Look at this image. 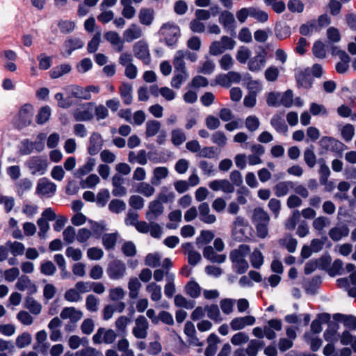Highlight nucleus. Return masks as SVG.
Here are the masks:
<instances>
[{
  "instance_id": "aec40b11",
  "label": "nucleus",
  "mask_w": 356,
  "mask_h": 356,
  "mask_svg": "<svg viewBox=\"0 0 356 356\" xmlns=\"http://www.w3.org/2000/svg\"><path fill=\"white\" fill-rule=\"evenodd\" d=\"M124 179L120 174H115L112 178L113 189L112 194L115 197H122L127 194V188L123 186Z\"/></svg>"
},
{
  "instance_id": "20e7f679",
  "label": "nucleus",
  "mask_w": 356,
  "mask_h": 356,
  "mask_svg": "<svg viewBox=\"0 0 356 356\" xmlns=\"http://www.w3.org/2000/svg\"><path fill=\"white\" fill-rule=\"evenodd\" d=\"M127 271L125 264L118 259H115L109 263L106 273L108 277L113 280H119L122 279Z\"/></svg>"
},
{
  "instance_id": "4d7b16f0",
  "label": "nucleus",
  "mask_w": 356,
  "mask_h": 356,
  "mask_svg": "<svg viewBox=\"0 0 356 356\" xmlns=\"http://www.w3.org/2000/svg\"><path fill=\"white\" fill-rule=\"evenodd\" d=\"M340 341L342 345H350L356 353V336L351 334L348 331H344L341 335Z\"/></svg>"
},
{
  "instance_id": "f8f14e48",
  "label": "nucleus",
  "mask_w": 356,
  "mask_h": 356,
  "mask_svg": "<svg viewBox=\"0 0 356 356\" xmlns=\"http://www.w3.org/2000/svg\"><path fill=\"white\" fill-rule=\"evenodd\" d=\"M149 323L144 316H139L135 321L133 334L137 339H145L147 336Z\"/></svg>"
},
{
  "instance_id": "a211bd4d",
  "label": "nucleus",
  "mask_w": 356,
  "mask_h": 356,
  "mask_svg": "<svg viewBox=\"0 0 356 356\" xmlns=\"http://www.w3.org/2000/svg\"><path fill=\"white\" fill-rule=\"evenodd\" d=\"M264 337L268 339L272 340L276 337V333L274 330L280 331L282 330V321L279 319H271L268 321L264 327Z\"/></svg>"
},
{
  "instance_id": "5701e85b",
  "label": "nucleus",
  "mask_w": 356,
  "mask_h": 356,
  "mask_svg": "<svg viewBox=\"0 0 356 356\" xmlns=\"http://www.w3.org/2000/svg\"><path fill=\"white\" fill-rule=\"evenodd\" d=\"M60 318L63 319H67L69 318L71 322L76 323L78 321H79L82 316L83 313L75 309L74 307H65L60 314Z\"/></svg>"
},
{
  "instance_id": "a18cd8bd",
  "label": "nucleus",
  "mask_w": 356,
  "mask_h": 356,
  "mask_svg": "<svg viewBox=\"0 0 356 356\" xmlns=\"http://www.w3.org/2000/svg\"><path fill=\"white\" fill-rule=\"evenodd\" d=\"M181 211L180 210H175L171 211L168 215L170 222L166 225V227L169 229H175L179 227V223L181 220Z\"/></svg>"
},
{
  "instance_id": "f3484780",
  "label": "nucleus",
  "mask_w": 356,
  "mask_h": 356,
  "mask_svg": "<svg viewBox=\"0 0 356 356\" xmlns=\"http://www.w3.org/2000/svg\"><path fill=\"white\" fill-rule=\"evenodd\" d=\"M255 323V318L252 316L236 317L230 322L231 328L236 331L243 329L248 325H252Z\"/></svg>"
},
{
  "instance_id": "393cba45",
  "label": "nucleus",
  "mask_w": 356,
  "mask_h": 356,
  "mask_svg": "<svg viewBox=\"0 0 356 356\" xmlns=\"http://www.w3.org/2000/svg\"><path fill=\"white\" fill-rule=\"evenodd\" d=\"M294 188V183L291 181H280L279 183H277L275 186H274V192H275V195L277 196V197H283V196H285L290 191H291L292 189H293Z\"/></svg>"
},
{
  "instance_id": "9d476101",
  "label": "nucleus",
  "mask_w": 356,
  "mask_h": 356,
  "mask_svg": "<svg viewBox=\"0 0 356 356\" xmlns=\"http://www.w3.org/2000/svg\"><path fill=\"white\" fill-rule=\"evenodd\" d=\"M164 212V206L159 200H154L148 204L145 217L149 221L157 220Z\"/></svg>"
},
{
  "instance_id": "39448f33",
  "label": "nucleus",
  "mask_w": 356,
  "mask_h": 356,
  "mask_svg": "<svg viewBox=\"0 0 356 356\" xmlns=\"http://www.w3.org/2000/svg\"><path fill=\"white\" fill-rule=\"evenodd\" d=\"M319 145L325 150L330 151L339 155H341L342 152L346 148L343 143L329 136H323L320 140Z\"/></svg>"
},
{
  "instance_id": "f257e3e1",
  "label": "nucleus",
  "mask_w": 356,
  "mask_h": 356,
  "mask_svg": "<svg viewBox=\"0 0 356 356\" xmlns=\"http://www.w3.org/2000/svg\"><path fill=\"white\" fill-rule=\"evenodd\" d=\"M250 253V248L248 245H240L238 248L231 251L229 259L234 271L238 274L245 273L249 267L245 257Z\"/></svg>"
},
{
  "instance_id": "052dcab7",
  "label": "nucleus",
  "mask_w": 356,
  "mask_h": 356,
  "mask_svg": "<svg viewBox=\"0 0 356 356\" xmlns=\"http://www.w3.org/2000/svg\"><path fill=\"white\" fill-rule=\"evenodd\" d=\"M330 221L328 218L325 216H318L313 220L312 227L318 232H322L326 227L329 226Z\"/></svg>"
},
{
  "instance_id": "f03ea898",
  "label": "nucleus",
  "mask_w": 356,
  "mask_h": 356,
  "mask_svg": "<svg viewBox=\"0 0 356 356\" xmlns=\"http://www.w3.org/2000/svg\"><path fill=\"white\" fill-rule=\"evenodd\" d=\"M160 33L164 37L167 45L172 46L179 37L180 29L175 23L167 22L162 25Z\"/></svg>"
},
{
  "instance_id": "1a4fd4ad",
  "label": "nucleus",
  "mask_w": 356,
  "mask_h": 356,
  "mask_svg": "<svg viewBox=\"0 0 356 356\" xmlns=\"http://www.w3.org/2000/svg\"><path fill=\"white\" fill-rule=\"evenodd\" d=\"M56 191V185L46 177L38 180L36 186V193L40 195L51 197Z\"/></svg>"
},
{
  "instance_id": "6e6552de",
  "label": "nucleus",
  "mask_w": 356,
  "mask_h": 356,
  "mask_svg": "<svg viewBox=\"0 0 356 356\" xmlns=\"http://www.w3.org/2000/svg\"><path fill=\"white\" fill-rule=\"evenodd\" d=\"M34 114L33 106L31 104H24L19 111V126L25 127L29 126L33 120Z\"/></svg>"
},
{
  "instance_id": "4c0bfd02",
  "label": "nucleus",
  "mask_w": 356,
  "mask_h": 356,
  "mask_svg": "<svg viewBox=\"0 0 356 356\" xmlns=\"http://www.w3.org/2000/svg\"><path fill=\"white\" fill-rule=\"evenodd\" d=\"M51 115V109L49 106L41 107L36 116L35 122L38 124L42 125L49 121Z\"/></svg>"
},
{
  "instance_id": "de8ad7c7",
  "label": "nucleus",
  "mask_w": 356,
  "mask_h": 356,
  "mask_svg": "<svg viewBox=\"0 0 356 356\" xmlns=\"http://www.w3.org/2000/svg\"><path fill=\"white\" fill-rule=\"evenodd\" d=\"M6 243L10 252L14 257L22 255L24 253L25 246L22 243L8 241Z\"/></svg>"
},
{
  "instance_id": "6e6d98bb",
  "label": "nucleus",
  "mask_w": 356,
  "mask_h": 356,
  "mask_svg": "<svg viewBox=\"0 0 356 356\" xmlns=\"http://www.w3.org/2000/svg\"><path fill=\"white\" fill-rule=\"evenodd\" d=\"M340 341L342 345H350L356 353V336L351 334L348 331H344L341 335Z\"/></svg>"
},
{
  "instance_id": "4468645a",
  "label": "nucleus",
  "mask_w": 356,
  "mask_h": 356,
  "mask_svg": "<svg viewBox=\"0 0 356 356\" xmlns=\"http://www.w3.org/2000/svg\"><path fill=\"white\" fill-rule=\"evenodd\" d=\"M84 45V41L78 38H70L67 39L63 44L61 54L64 57H68L76 49H81Z\"/></svg>"
},
{
  "instance_id": "9b49d317",
  "label": "nucleus",
  "mask_w": 356,
  "mask_h": 356,
  "mask_svg": "<svg viewBox=\"0 0 356 356\" xmlns=\"http://www.w3.org/2000/svg\"><path fill=\"white\" fill-rule=\"evenodd\" d=\"M93 104L85 103L81 104L73 112V116L76 121H88L93 118L92 114Z\"/></svg>"
},
{
  "instance_id": "4be33fe9",
  "label": "nucleus",
  "mask_w": 356,
  "mask_h": 356,
  "mask_svg": "<svg viewBox=\"0 0 356 356\" xmlns=\"http://www.w3.org/2000/svg\"><path fill=\"white\" fill-rule=\"evenodd\" d=\"M169 174L168 169L164 166L156 167L153 170L150 182L152 185L159 186L161 181L165 179Z\"/></svg>"
},
{
  "instance_id": "58836bf2",
  "label": "nucleus",
  "mask_w": 356,
  "mask_h": 356,
  "mask_svg": "<svg viewBox=\"0 0 356 356\" xmlns=\"http://www.w3.org/2000/svg\"><path fill=\"white\" fill-rule=\"evenodd\" d=\"M141 283L137 277H131L128 282L129 296L131 299H136L139 294Z\"/></svg>"
},
{
  "instance_id": "5fc2aeb1",
  "label": "nucleus",
  "mask_w": 356,
  "mask_h": 356,
  "mask_svg": "<svg viewBox=\"0 0 356 356\" xmlns=\"http://www.w3.org/2000/svg\"><path fill=\"white\" fill-rule=\"evenodd\" d=\"M303 157L305 163L309 168H312L315 166L316 163V156L313 147H307L305 149Z\"/></svg>"
},
{
  "instance_id": "c03bdc74",
  "label": "nucleus",
  "mask_w": 356,
  "mask_h": 356,
  "mask_svg": "<svg viewBox=\"0 0 356 356\" xmlns=\"http://www.w3.org/2000/svg\"><path fill=\"white\" fill-rule=\"evenodd\" d=\"M252 219L255 225L268 224L270 221L268 214L261 208L254 210Z\"/></svg>"
},
{
  "instance_id": "79ce46f5",
  "label": "nucleus",
  "mask_w": 356,
  "mask_h": 356,
  "mask_svg": "<svg viewBox=\"0 0 356 356\" xmlns=\"http://www.w3.org/2000/svg\"><path fill=\"white\" fill-rule=\"evenodd\" d=\"M146 291L150 294L152 301H159L161 299V287L155 282H151L146 286Z\"/></svg>"
},
{
  "instance_id": "49530a36",
  "label": "nucleus",
  "mask_w": 356,
  "mask_h": 356,
  "mask_svg": "<svg viewBox=\"0 0 356 356\" xmlns=\"http://www.w3.org/2000/svg\"><path fill=\"white\" fill-rule=\"evenodd\" d=\"M186 140L185 132L181 129H175L171 131V142L175 146H179Z\"/></svg>"
},
{
  "instance_id": "72a5a7b5",
  "label": "nucleus",
  "mask_w": 356,
  "mask_h": 356,
  "mask_svg": "<svg viewBox=\"0 0 356 356\" xmlns=\"http://www.w3.org/2000/svg\"><path fill=\"white\" fill-rule=\"evenodd\" d=\"M175 199V193L167 186H163L157 195L156 200L162 204L172 202Z\"/></svg>"
},
{
  "instance_id": "2f4dec72",
  "label": "nucleus",
  "mask_w": 356,
  "mask_h": 356,
  "mask_svg": "<svg viewBox=\"0 0 356 356\" xmlns=\"http://www.w3.org/2000/svg\"><path fill=\"white\" fill-rule=\"evenodd\" d=\"M203 255L206 259L213 263L221 264L226 259V256L225 254H217L211 246H207L204 248Z\"/></svg>"
},
{
  "instance_id": "a19ab883",
  "label": "nucleus",
  "mask_w": 356,
  "mask_h": 356,
  "mask_svg": "<svg viewBox=\"0 0 356 356\" xmlns=\"http://www.w3.org/2000/svg\"><path fill=\"white\" fill-rule=\"evenodd\" d=\"M185 291L186 294L192 298H197L201 294L202 288L195 281L191 280L186 284Z\"/></svg>"
},
{
  "instance_id": "473e14b6",
  "label": "nucleus",
  "mask_w": 356,
  "mask_h": 356,
  "mask_svg": "<svg viewBox=\"0 0 356 356\" xmlns=\"http://www.w3.org/2000/svg\"><path fill=\"white\" fill-rule=\"evenodd\" d=\"M188 77V73L186 70H175L174 76L170 82L171 86L174 88L179 89Z\"/></svg>"
},
{
  "instance_id": "8fccbe9b",
  "label": "nucleus",
  "mask_w": 356,
  "mask_h": 356,
  "mask_svg": "<svg viewBox=\"0 0 356 356\" xmlns=\"http://www.w3.org/2000/svg\"><path fill=\"white\" fill-rule=\"evenodd\" d=\"M72 70L71 65L69 64H62L54 67L50 71V76L52 79H57L64 74L69 73Z\"/></svg>"
},
{
  "instance_id": "6ab92c4d",
  "label": "nucleus",
  "mask_w": 356,
  "mask_h": 356,
  "mask_svg": "<svg viewBox=\"0 0 356 356\" xmlns=\"http://www.w3.org/2000/svg\"><path fill=\"white\" fill-rule=\"evenodd\" d=\"M143 36L142 29L136 24H131L124 32L123 38L125 42H131Z\"/></svg>"
},
{
  "instance_id": "b1692460",
  "label": "nucleus",
  "mask_w": 356,
  "mask_h": 356,
  "mask_svg": "<svg viewBox=\"0 0 356 356\" xmlns=\"http://www.w3.org/2000/svg\"><path fill=\"white\" fill-rule=\"evenodd\" d=\"M151 183L139 182L134 185L133 192L142 194L145 197H149L155 193V188Z\"/></svg>"
},
{
  "instance_id": "2eb2a0df",
  "label": "nucleus",
  "mask_w": 356,
  "mask_h": 356,
  "mask_svg": "<svg viewBox=\"0 0 356 356\" xmlns=\"http://www.w3.org/2000/svg\"><path fill=\"white\" fill-rule=\"evenodd\" d=\"M103 140L102 136L97 133L94 132L91 134L89 138V145L88 146V152L90 155H96L102 148Z\"/></svg>"
},
{
  "instance_id": "7c9ffc66",
  "label": "nucleus",
  "mask_w": 356,
  "mask_h": 356,
  "mask_svg": "<svg viewBox=\"0 0 356 356\" xmlns=\"http://www.w3.org/2000/svg\"><path fill=\"white\" fill-rule=\"evenodd\" d=\"M139 22L145 26H150L154 19V12L151 8H141L138 14Z\"/></svg>"
},
{
  "instance_id": "bb28decb",
  "label": "nucleus",
  "mask_w": 356,
  "mask_h": 356,
  "mask_svg": "<svg viewBox=\"0 0 356 356\" xmlns=\"http://www.w3.org/2000/svg\"><path fill=\"white\" fill-rule=\"evenodd\" d=\"M349 234V229L345 225L332 227L329 231V236L334 241H338L343 237L347 236Z\"/></svg>"
},
{
  "instance_id": "69168bd1",
  "label": "nucleus",
  "mask_w": 356,
  "mask_h": 356,
  "mask_svg": "<svg viewBox=\"0 0 356 356\" xmlns=\"http://www.w3.org/2000/svg\"><path fill=\"white\" fill-rule=\"evenodd\" d=\"M118 234L116 233L106 234L102 237V243L106 250L113 249L116 243Z\"/></svg>"
},
{
  "instance_id": "a878e982",
  "label": "nucleus",
  "mask_w": 356,
  "mask_h": 356,
  "mask_svg": "<svg viewBox=\"0 0 356 356\" xmlns=\"http://www.w3.org/2000/svg\"><path fill=\"white\" fill-rule=\"evenodd\" d=\"M104 38L112 45L116 46L117 51L121 52L123 51L124 42L117 32L113 31H108L105 33Z\"/></svg>"
},
{
  "instance_id": "ea45409f",
  "label": "nucleus",
  "mask_w": 356,
  "mask_h": 356,
  "mask_svg": "<svg viewBox=\"0 0 356 356\" xmlns=\"http://www.w3.org/2000/svg\"><path fill=\"white\" fill-rule=\"evenodd\" d=\"M129 162L131 163H138L145 165L147 163V153L145 150H140L137 154L134 152H130L128 155Z\"/></svg>"
},
{
  "instance_id": "603ef678",
  "label": "nucleus",
  "mask_w": 356,
  "mask_h": 356,
  "mask_svg": "<svg viewBox=\"0 0 356 356\" xmlns=\"http://www.w3.org/2000/svg\"><path fill=\"white\" fill-rule=\"evenodd\" d=\"M99 182V177L95 174H91L80 181V186L82 188H94Z\"/></svg>"
},
{
  "instance_id": "3c124183",
  "label": "nucleus",
  "mask_w": 356,
  "mask_h": 356,
  "mask_svg": "<svg viewBox=\"0 0 356 356\" xmlns=\"http://www.w3.org/2000/svg\"><path fill=\"white\" fill-rule=\"evenodd\" d=\"M123 6L122 10V15L124 18L127 19H131L136 15V10L135 8L131 5V0L120 2Z\"/></svg>"
},
{
  "instance_id": "423d86ee",
  "label": "nucleus",
  "mask_w": 356,
  "mask_h": 356,
  "mask_svg": "<svg viewBox=\"0 0 356 356\" xmlns=\"http://www.w3.org/2000/svg\"><path fill=\"white\" fill-rule=\"evenodd\" d=\"M116 337L114 330L99 327L92 337V342L94 344H111L115 341Z\"/></svg>"
},
{
  "instance_id": "0e129e2a",
  "label": "nucleus",
  "mask_w": 356,
  "mask_h": 356,
  "mask_svg": "<svg viewBox=\"0 0 356 356\" xmlns=\"http://www.w3.org/2000/svg\"><path fill=\"white\" fill-rule=\"evenodd\" d=\"M340 61L336 64L335 70L339 74H344L349 68V63L350 62V57L348 54L343 56L339 58Z\"/></svg>"
},
{
  "instance_id": "e433bc0d",
  "label": "nucleus",
  "mask_w": 356,
  "mask_h": 356,
  "mask_svg": "<svg viewBox=\"0 0 356 356\" xmlns=\"http://www.w3.org/2000/svg\"><path fill=\"white\" fill-rule=\"evenodd\" d=\"M69 92L71 95V96L79 98V99H83L86 100H88L91 98V95L88 93V90L86 88L81 87L79 86H71L69 88Z\"/></svg>"
},
{
  "instance_id": "dca6fc26",
  "label": "nucleus",
  "mask_w": 356,
  "mask_h": 356,
  "mask_svg": "<svg viewBox=\"0 0 356 356\" xmlns=\"http://www.w3.org/2000/svg\"><path fill=\"white\" fill-rule=\"evenodd\" d=\"M16 288L22 291H26L29 295L37 291L35 284L26 275L21 276L15 284Z\"/></svg>"
},
{
  "instance_id": "c9c22d12",
  "label": "nucleus",
  "mask_w": 356,
  "mask_h": 356,
  "mask_svg": "<svg viewBox=\"0 0 356 356\" xmlns=\"http://www.w3.org/2000/svg\"><path fill=\"white\" fill-rule=\"evenodd\" d=\"M296 78L300 86L305 88H309L312 86V79L308 70L299 71L296 73Z\"/></svg>"
},
{
  "instance_id": "09e8293b",
  "label": "nucleus",
  "mask_w": 356,
  "mask_h": 356,
  "mask_svg": "<svg viewBox=\"0 0 356 356\" xmlns=\"http://www.w3.org/2000/svg\"><path fill=\"white\" fill-rule=\"evenodd\" d=\"M145 127L146 136L148 138L152 137L159 133L161 129V123L155 120H148L145 124Z\"/></svg>"
},
{
  "instance_id": "680f3d73",
  "label": "nucleus",
  "mask_w": 356,
  "mask_h": 356,
  "mask_svg": "<svg viewBox=\"0 0 356 356\" xmlns=\"http://www.w3.org/2000/svg\"><path fill=\"white\" fill-rule=\"evenodd\" d=\"M250 8V17L254 18L259 22H265L268 19V15L264 10L255 7H249Z\"/></svg>"
},
{
  "instance_id": "ddd939ff",
  "label": "nucleus",
  "mask_w": 356,
  "mask_h": 356,
  "mask_svg": "<svg viewBox=\"0 0 356 356\" xmlns=\"http://www.w3.org/2000/svg\"><path fill=\"white\" fill-rule=\"evenodd\" d=\"M267 52L264 49L257 53L248 63V68L252 72H258L261 70L266 63Z\"/></svg>"
},
{
  "instance_id": "412c9836",
  "label": "nucleus",
  "mask_w": 356,
  "mask_h": 356,
  "mask_svg": "<svg viewBox=\"0 0 356 356\" xmlns=\"http://www.w3.org/2000/svg\"><path fill=\"white\" fill-rule=\"evenodd\" d=\"M200 219L207 224H213L216 220V217L213 214H210V209L208 203L203 202L199 205Z\"/></svg>"
},
{
  "instance_id": "c756f323",
  "label": "nucleus",
  "mask_w": 356,
  "mask_h": 356,
  "mask_svg": "<svg viewBox=\"0 0 356 356\" xmlns=\"http://www.w3.org/2000/svg\"><path fill=\"white\" fill-rule=\"evenodd\" d=\"M95 165V159L88 157L86 159V163L79 167L74 172V176L76 178H81L82 177L90 173Z\"/></svg>"
},
{
  "instance_id": "7ed1b4c3",
  "label": "nucleus",
  "mask_w": 356,
  "mask_h": 356,
  "mask_svg": "<svg viewBox=\"0 0 356 356\" xmlns=\"http://www.w3.org/2000/svg\"><path fill=\"white\" fill-rule=\"evenodd\" d=\"M31 173L33 175H42L47 170V160L42 156H31L26 162Z\"/></svg>"
},
{
  "instance_id": "e2e57ef3",
  "label": "nucleus",
  "mask_w": 356,
  "mask_h": 356,
  "mask_svg": "<svg viewBox=\"0 0 356 356\" xmlns=\"http://www.w3.org/2000/svg\"><path fill=\"white\" fill-rule=\"evenodd\" d=\"M335 316V318L338 321H342L345 326L350 329H356V318L355 316L340 314H337Z\"/></svg>"
},
{
  "instance_id": "cd10ccee",
  "label": "nucleus",
  "mask_w": 356,
  "mask_h": 356,
  "mask_svg": "<svg viewBox=\"0 0 356 356\" xmlns=\"http://www.w3.org/2000/svg\"><path fill=\"white\" fill-rule=\"evenodd\" d=\"M270 124L279 133L285 134L288 131V127L281 115H274L270 120Z\"/></svg>"
},
{
  "instance_id": "864d4df0",
  "label": "nucleus",
  "mask_w": 356,
  "mask_h": 356,
  "mask_svg": "<svg viewBox=\"0 0 356 356\" xmlns=\"http://www.w3.org/2000/svg\"><path fill=\"white\" fill-rule=\"evenodd\" d=\"M207 314V316L214 321L216 323H220L222 321V318L221 316L220 309L216 305H211L209 306H206Z\"/></svg>"
},
{
  "instance_id": "c85d7f7f",
  "label": "nucleus",
  "mask_w": 356,
  "mask_h": 356,
  "mask_svg": "<svg viewBox=\"0 0 356 356\" xmlns=\"http://www.w3.org/2000/svg\"><path fill=\"white\" fill-rule=\"evenodd\" d=\"M120 95L123 101V103L126 105H129L132 102V86L128 83H122L120 88Z\"/></svg>"
},
{
  "instance_id": "338daca9",
  "label": "nucleus",
  "mask_w": 356,
  "mask_h": 356,
  "mask_svg": "<svg viewBox=\"0 0 356 356\" xmlns=\"http://www.w3.org/2000/svg\"><path fill=\"white\" fill-rule=\"evenodd\" d=\"M318 31L319 29L316 21L309 22L300 27V33L303 35H307Z\"/></svg>"
},
{
  "instance_id": "bf43d9fd",
  "label": "nucleus",
  "mask_w": 356,
  "mask_h": 356,
  "mask_svg": "<svg viewBox=\"0 0 356 356\" xmlns=\"http://www.w3.org/2000/svg\"><path fill=\"white\" fill-rule=\"evenodd\" d=\"M251 265L254 268H259L264 264V256L261 251L254 249L250 257Z\"/></svg>"
},
{
  "instance_id": "0eeeda50",
  "label": "nucleus",
  "mask_w": 356,
  "mask_h": 356,
  "mask_svg": "<svg viewBox=\"0 0 356 356\" xmlns=\"http://www.w3.org/2000/svg\"><path fill=\"white\" fill-rule=\"evenodd\" d=\"M133 51L134 56L141 60L144 64L148 65L151 61L150 54L147 43L144 40L136 42L134 47Z\"/></svg>"
},
{
  "instance_id": "13d9d810",
  "label": "nucleus",
  "mask_w": 356,
  "mask_h": 356,
  "mask_svg": "<svg viewBox=\"0 0 356 356\" xmlns=\"http://www.w3.org/2000/svg\"><path fill=\"white\" fill-rule=\"evenodd\" d=\"M166 279L168 282L164 287V293L168 298H170L175 292V286L174 284L175 275L167 272Z\"/></svg>"
},
{
  "instance_id": "774afa93",
  "label": "nucleus",
  "mask_w": 356,
  "mask_h": 356,
  "mask_svg": "<svg viewBox=\"0 0 356 356\" xmlns=\"http://www.w3.org/2000/svg\"><path fill=\"white\" fill-rule=\"evenodd\" d=\"M263 346V343L258 340H251L246 348V353L248 356H257L260 348Z\"/></svg>"
},
{
  "instance_id": "f704fd0d",
  "label": "nucleus",
  "mask_w": 356,
  "mask_h": 356,
  "mask_svg": "<svg viewBox=\"0 0 356 356\" xmlns=\"http://www.w3.org/2000/svg\"><path fill=\"white\" fill-rule=\"evenodd\" d=\"M219 22L226 29H233L234 28L235 19L234 15L227 11L225 10L221 13L219 17Z\"/></svg>"
},
{
  "instance_id": "37998d69",
  "label": "nucleus",
  "mask_w": 356,
  "mask_h": 356,
  "mask_svg": "<svg viewBox=\"0 0 356 356\" xmlns=\"http://www.w3.org/2000/svg\"><path fill=\"white\" fill-rule=\"evenodd\" d=\"M24 307L34 315H38L42 310L41 304L30 296L26 298Z\"/></svg>"
}]
</instances>
